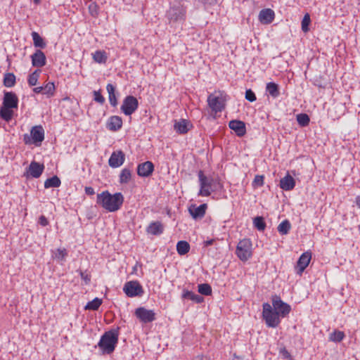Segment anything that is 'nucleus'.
I'll use <instances>...</instances> for the list:
<instances>
[{"label": "nucleus", "instance_id": "1", "mask_svg": "<svg viewBox=\"0 0 360 360\" xmlns=\"http://www.w3.org/2000/svg\"><path fill=\"white\" fill-rule=\"evenodd\" d=\"M123 202L124 196L121 193L111 194L108 191H105L97 195V204L110 212L120 210Z\"/></svg>", "mask_w": 360, "mask_h": 360}, {"label": "nucleus", "instance_id": "2", "mask_svg": "<svg viewBox=\"0 0 360 360\" xmlns=\"http://www.w3.org/2000/svg\"><path fill=\"white\" fill-rule=\"evenodd\" d=\"M18 108V98L12 91H4L2 105L0 107V117L6 122H10L14 114L13 110Z\"/></svg>", "mask_w": 360, "mask_h": 360}, {"label": "nucleus", "instance_id": "3", "mask_svg": "<svg viewBox=\"0 0 360 360\" xmlns=\"http://www.w3.org/2000/svg\"><path fill=\"white\" fill-rule=\"evenodd\" d=\"M118 341V332L116 330H110L105 332L101 338L98 346L103 354H110L115 350Z\"/></svg>", "mask_w": 360, "mask_h": 360}, {"label": "nucleus", "instance_id": "4", "mask_svg": "<svg viewBox=\"0 0 360 360\" xmlns=\"http://www.w3.org/2000/svg\"><path fill=\"white\" fill-rule=\"evenodd\" d=\"M226 95L223 92L211 94L207 98V103L214 114L221 112L226 106Z\"/></svg>", "mask_w": 360, "mask_h": 360}, {"label": "nucleus", "instance_id": "5", "mask_svg": "<svg viewBox=\"0 0 360 360\" xmlns=\"http://www.w3.org/2000/svg\"><path fill=\"white\" fill-rule=\"evenodd\" d=\"M44 139V129L42 126L37 125L32 127L30 134H25L23 136V141L25 144L33 143L39 146Z\"/></svg>", "mask_w": 360, "mask_h": 360}, {"label": "nucleus", "instance_id": "6", "mask_svg": "<svg viewBox=\"0 0 360 360\" xmlns=\"http://www.w3.org/2000/svg\"><path fill=\"white\" fill-rule=\"evenodd\" d=\"M252 242L248 238H243L237 245L236 254L243 262L248 260L252 256Z\"/></svg>", "mask_w": 360, "mask_h": 360}, {"label": "nucleus", "instance_id": "7", "mask_svg": "<svg viewBox=\"0 0 360 360\" xmlns=\"http://www.w3.org/2000/svg\"><path fill=\"white\" fill-rule=\"evenodd\" d=\"M198 176L200 187L198 195L204 197L210 196L211 193L214 191V189H212L214 179L211 177L206 176L202 171L198 172Z\"/></svg>", "mask_w": 360, "mask_h": 360}, {"label": "nucleus", "instance_id": "8", "mask_svg": "<svg viewBox=\"0 0 360 360\" xmlns=\"http://www.w3.org/2000/svg\"><path fill=\"white\" fill-rule=\"evenodd\" d=\"M139 107L137 98L133 96H127L122 102L120 110L125 115H132Z\"/></svg>", "mask_w": 360, "mask_h": 360}, {"label": "nucleus", "instance_id": "9", "mask_svg": "<svg viewBox=\"0 0 360 360\" xmlns=\"http://www.w3.org/2000/svg\"><path fill=\"white\" fill-rule=\"evenodd\" d=\"M272 305L274 315H288L291 310L290 306L284 302L281 297L277 295L272 297Z\"/></svg>", "mask_w": 360, "mask_h": 360}, {"label": "nucleus", "instance_id": "10", "mask_svg": "<svg viewBox=\"0 0 360 360\" xmlns=\"http://www.w3.org/2000/svg\"><path fill=\"white\" fill-rule=\"evenodd\" d=\"M123 290L127 296L131 297L141 296L143 293V288L138 281H129L126 283Z\"/></svg>", "mask_w": 360, "mask_h": 360}, {"label": "nucleus", "instance_id": "11", "mask_svg": "<svg viewBox=\"0 0 360 360\" xmlns=\"http://www.w3.org/2000/svg\"><path fill=\"white\" fill-rule=\"evenodd\" d=\"M125 160V155L122 150L114 151L108 160L110 167L117 168L122 165Z\"/></svg>", "mask_w": 360, "mask_h": 360}, {"label": "nucleus", "instance_id": "12", "mask_svg": "<svg viewBox=\"0 0 360 360\" xmlns=\"http://www.w3.org/2000/svg\"><path fill=\"white\" fill-rule=\"evenodd\" d=\"M186 11L181 4L177 3L172 6L169 11V17L174 20L182 19L185 15Z\"/></svg>", "mask_w": 360, "mask_h": 360}, {"label": "nucleus", "instance_id": "13", "mask_svg": "<svg viewBox=\"0 0 360 360\" xmlns=\"http://www.w3.org/2000/svg\"><path fill=\"white\" fill-rule=\"evenodd\" d=\"M32 65L34 67L42 68L46 63V58L43 51L39 49L31 56Z\"/></svg>", "mask_w": 360, "mask_h": 360}, {"label": "nucleus", "instance_id": "14", "mask_svg": "<svg viewBox=\"0 0 360 360\" xmlns=\"http://www.w3.org/2000/svg\"><path fill=\"white\" fill-rule=\"evenodd\" d=\"M154 165L150 161L139 164L137 167V174L142 177H148L153 173Z\"/></svg>", "mask_w": 360, "mask_h": 360}, {"label": "nucleus", "instance_id": "15", "mask_svg": "<svg viewBox=\"0 0 360 360\" xmlns=\"http://www.w3.org/2000/svg\"><path fill=\"white\" fill-rule=\"evenodd\" d=\"M229 127L234 131L238 136H243L246 133L245 124L243 121L233 120L229 122Z\"/></svg>", "mask_w": 360, "mask_h": 360}, {"label": "nucleus", "instance_id": "16", "mask_svg": "<svg viewBox=\"0 0 360 360\" xmlns=\"http://www.w3.org/2000/svg\"><path fill=\"white\" fill-rule=\"evenodd\" d=\"M44 169V166L35 161H32L28 169L27 172L33 178H39Z\"/></svg>", "mask_w": 360, "mask_h": 360}, {"label": "nucleus", "instance_id": "17", "mask_svg": "<svg viewBox=\"0 0 360 360\" xmlns=\"http://www.w3.org/2000/svg\"><path fill=\"white\" fill-rule=\"evenodd\" d=\"M122 127V120L120 116H111L106 124V127L112 131H117Z\"/></svg>", "mask_w": 360, "mask_h": 360}, {"label": "nucleus", "instance_id": "18", "mask_svg": "<svg viewBox=\"0 0 360 360\" xmlns=\"http://www.w3.org/2000/svg\"><path fill=\"white\" fill-rule=\"evenodd\" d=\"M274 12L270 8H265L260 11L259 13V20L262 24H269L274 19Z\"/></svg>", "mask_w": 360, "mask_h": 360}, {"label": "nucleus", "instance_id": "19", "mask_svg": "<svg viewBox=\"0 0 360 360\" xmlns=\"http://www.w3.org/2000/svg\"><path fill=\"white\" fill-rule=\"evenodd\" d=\"M164 231V226L160 221H152L146 228V232L153 236L161 235Z\"/></svg>", "mask_w": 360, "mask_h": 360}, {"label": "nucleus", "instance_id": "20", "mask_svg": "<svg viewBox=\"0 0 360 360\" xmlns=\"http://www.w3.org/2000/svg\"><path fill=\"white\" fill-rule=\"evenodd\" d=\"M311 259V253L310 252H306L301 255L297 261V267L299 269L300 274H302L307 267Z\"/></svg>", "mask_w": 360, "mask_h": 360}, {"label": "nucleus", "instance_id": "21", "mask_svg": "<svg viewBox=\"0 0 360 360\" xmlns=\"http://www.w3.org/2000/svg\"><path fill=\"white\" fill-rule=\"evenodd\" d=\"M207 204H202L198 207H191L189 208V213L192 216V217L195 219L202 218L206 212Z\"/></svg>", "mask_w": 360, "mask_h": 360}, {"label": "nucleus", "instance_id": "22", "mask_svg": "<svg viewBox=\"0 0 360 360\" xmlns=\"http://www.w3.org/2000/svg\"><path fill=\"white\" fill-rule=\"evenodd\" d=\"M295 186V181L292 176L287 174L280 181V187L284 191H291Z\"/></svg>", "mask_w": 360, "mask_h": 360}, {"label": "nucleus", "instance_id": "23", "mask_svg": "<svg viewBox=\"0 0 360 360\" xmlns=\"http://www.w3.org/2000/svg\"><path fill=\"white\" fill-rule=\"evenodd\" d=\"M106 90L108 94V99L110 104L113 106L116 107L117 105V94L118 93L116 92V87L112 84H108L106 86Z\"/></svg>", "mask_w": 360, "mask_h": 360}, {"label": "nucleus", "instance_id": "24", "mask_svg": "<svg viewBox=\"0 0 360 360\" xmlns=\"http://www.w3.org/2000/svg\"><path fill=\"white\" fill-rule=\"evenodd\" d=\"M182 297L185 300H192L195 303H200L203 301V297L201 295L186 290L183 292Z\"/></svg>", "mask_w": 360, "mask_h": 360}, {"label": "nucleus", "instance_id": "25", "mask_svg": "<svg viewBox=\"0 0 360 360\" xmlns=\"http://www.w3.org/2000/svg\"><path fill=\"white\" fill-rule=\"evenodd\" d=\"M266 91L273 98H277L280 95L278 85L274 82H269L266 86Z\"/></svg>", "mask_w": 360, "mask_h": 360}, {"label": "nucleus", "instance_id": "26", "mask_svg": "<svg viewBox=\"0 0 360 360\" xmlns=\"http://www.w3.org/2000/svg\"><path fill=\"white\" fill-rule=\"evenodd\" d=\"M32 37L33 40V44L35 47L44 49L46 47V44L44 40V39L39 34V33L36 32H32Z\"/></svg>", "mask_w": 360, "mask_h": 360}, {"label": "nucleus", "instance_id": "27", "mask_svg": "<svg viewBox=\"0 0 360 360\" xmlns=\"http://www.w3.org/2000/svg\"><path fill=\"white\" fill-rule=\"evenodd\" d=\"M131 172L128 168H124L122 169L120 176H119V181L120 184H127L131 180Z\"/></svg>", "mask_w": 360, "mask_h": 360}, {"label": "nucleus", "instance_id": "28", "mask_svg": "<svg viewBox=\"0 0 360 360\" xmlns=\"http://www.w3.org/2000/svg\"><path fill=\"white\" fill-rule=\"evenodd\" d=\"M190 250V245L185 240H180L176 244V251L179 255H184L188 252Z\"/></svg>", "mask_w": 360, "mask_h": 360}, {"label": "nucleus", "instance_id": "29", "mask_svg": "<svg viewBox=\"0 0 360 360\" xmlns=\"http://www.w3.org/2000/svg\"><path fill=\"white\" fill-rule=\"evenodd\" d=\"M92 56L94 60L100 64L105 63L108 59V56L103 51H96L92 53Z\"/></svg>", "mask_w": 360, "mask_h": 360}, {"label": "nucleus", "instance_id": "30", "mask_svg": "<svg viewBox=\"0 0 360 360\" xmlns=\"http://www.w3.org/2000/svg\"><path fill=\"white\" fill-rule=\"evenodd\" d=\"M61 181L57 176H53L51 178L47 179L44 182V187L49 188H57L60 186Z\"/></svg>", "mask_w": 360, "mask_h": 360}, {"label": "nucleus", "instance_id": "31", "mask_svg": "<svg viewBox=\"0 0 360 360\" xmlns=\"http://www.w3.org/2000/svg\"><path fill=\"white\" fill-rule=\"evenodd\" d=\"M4 85L11 88L15 84V76L13 73H6L4 76Z\"/></svg>", "mask_w": 360, "mask_h": 360}, {"label": "nucleus", "instance_id": "32", "mask_svg": "<svg viewBox=\"0 0 360 360\" xmlns=\"http://www.w3.org/2000/svg\"><path fill=\"white\" fill-rule=\"evenodd\" d=\"M56 86L53 82H48L46 85L43 86V94L46 95L47 98H51L55 94Z\"/></svg>", "mask_w": 360, "mask_h": 360}, {"label": "nucleus", "instance_id": "33", "mask_svg": "<svg viewBox=\"0 0 360 360\" xmlns=\"http://www.w3.org/2000/svg\"><path fill=\"white\" fill-rule=\"evenodd\" d=\"M174 128L179 134H186L188 130L187 122L185 120L176 122Z\"/></svg>", "mask_w": 360, "mask_h": 360}, {"label": "nucleus", "instance_id": "34", "mask_svg": "<svg viewBox=\"0 0 360 360\" xmlns=\"http://www.w3.org/2000/svg\"><path fill=\"white\" fill-rule=\"evenodd\" d=\"M280 316H262L263 321L269 327L275 328L280 323Z\"/></svg>", "mask_w": 360, "mask_h": 360}, {"label": "nucleus", "instance_id": "35", "mask_svg": "<svg viewBox=\"0 0 360 360\" xmlns=\"http://www.w3.org/2000/svg\"><path fill=\"white\" fill-rule=\"evenodd\" d=\"M291 224L290 221L287 219L283 221L278 226V231L281 235H286L288 233L289 231L290 230Z\"/></svg>", "mask_w": 360, "mask_h": 360}, {"label": "nucleus", "instance_id": "36", "mask_svg": "<svg viewBox=\"0 0 360 360\" xmlns=\"http://www.w3.org/2000/svg\"><path fill=\"white\" fill-rule=\"evenodd\" d=\"M345 337V333L342 331L335 330L330 334L329 340L334 342H340Z\"/></svg>", "mask_w": 360, "mask_h": 360}, {"label": "nucleus", "instance_id": "37", "mask_svg": "<svg viewBox=\"0 0 360 360\" xmlns=\"http://www.w3.org/2000/svg\"><path fill=\"white\" fill-rule=\"evenodd\" d=\"M40 73V70H36L28 76L27 82L30 86H35L37 84Z\"/></svg>", "mask_w": 360, "mask_h": 360}, {"label": "nucleus", "instance_id": "38", "mask_svg": "<svg viewBox=\"0 0 360 360\" xmlns=\"http://www.w3.org/2000/svg\"><path fill=\"white\" fill-rule=\"evenodd\" d=\"M68 255L67 250L65 248H58L53 253V257L58 261L62 262L65 259Z\"/></svg>", "mask_w": 360, "mask_h": 360}, {"label": "nucleus", "instance_id": "39", "mask_svg": "<svg viewBox=\"0 0 360 360\" xmlns=\"http://www.w3.org/2000/svg\"><path fill=\"white\" fill-rule=\"evenodd\" d=\"M297 121L301 127H306L310 122L309 117L305 113H300L297 115Z\"/></svg>", "mask_w": 360, "mask_h": 360}, {"label": "nucleus", "instance_id": "40", "mask_svg": "<svg viewBox=\"0 0 360 360\" xmlns=\"http://www.w3.org/2000/svg\"><path fill=\"white\" fill-rule=\"evenodd\" d=\"M254 226L259 231H264L266 228V223L264 220V218L262 217H257L253 220Z\"/></svg>", "mask_w": 360, "mask_h": 360}, {"label": "nucleus", "instance_id": "41", "mask_svg": "<svg viewBox=\"0 0 360 360\" xmlns=\"http://www.w3.org/2000/svg\"><path fill=\"white\" fill-rule=\"evenodd\" d=\"M102 301L101 299L95 298L92 301L89 302L85 306V309H97L101 304Z\"/></svg>", "mask_w": 360, "mask_h": 360}, {"label": "nucleus", "instance_id": "42", "mask_svg": "<svg viewBox=\"0 0 360 360\" xmlns=\"http://www.w3.org/2000/svg\"><path fill=\"white\" fill-rule=\"evenodd\" d=\"M198 292L203 295H209L212 292L211 286L207 283L198 285Z\"/></svg>", "mask_w": 360, "mask_h": 360}, {"label": "nucleus", "instance_id": "43", "mask_svg": "<svg viewBox=\"0 0 360 360\" xmlns=\"http://www.w3.org/2000/svg\"><path fill=\"white\" fill-rule=\"evenodd\" d=\"M136 316H153L155 313L153 310H148L143 307L137 308L135 311Z\"/></svg>", "mask_w": 360, "mask_h": 360}, {"label": "nucleus", "instance_id": "44", "mask_svg": "<svg viewBox=\"0 0 360 360\" xmlns=\"http://www.w3.org/2000/svg\"><path fill=\"white\" fill-rule=\"evenodd\" d=\"M311 20L310 16L308 13L305 14L302 20V30L304 32H307L309 31V25L310 24Z\"/></svg>", "mask_w": 360, "mask_h": 360}, {"label": "nucleus", "instance_id": "45", "mask_svg": "<svg viewBox=\"0 0 360 360\" xmlns=\"http://www.w3.org/2000/svg\"><path fill=\"white\" fill-rule=\"evenodd\" d=\"M274 307L269 303L263 304V312L262 315H274L273 313Z\"/></svg>", "mask_w": 360, "mask_h": 360}, {"label": "nucleus", "instance_id": "46", "mask_svg": "<svg viewBox=\"0 0 360 360\" xmlns=\"http://www.w3.org/2000/svg\"><path fill=\"white\" fill-rule=\"evenodd\" d=\"M94 99L97 103H99L100 104H103L105 102V98L102 96L101 92L99 91H94Z\"/></svg>", "mask_w": 360, "mask_h": 360}, {"label": "nucleus", "instance_id": "47", "mask_svg": "<svg viewBox=\"0 0 360 360\" xmlns=\"http://www.w3.org/2000/svg\"><path fill=\"white\" fill-rule=\"evenodd\" d=\"M279 354L283 359H286L288 360H292L291 354L288 352L285 347H281L279 349Z\"/></svg>", "mask_w": 360, "mask_h": 360}, {"label": "nucleus", "instance_id": "48", "mask_svg": "<svg viewBox=\"0 0 360 360\" xmlns=\"http://www.w3.org/2000/svg\"><path fill=\"white\" fill-rule=\"evenodd\" d=\"M245 99L250 102H253L256 101L257 98L255 94L251 89H248L245 91Z\"/></svg>", "mask_w": 360, "mask_h": 360}, {"label": "nucleus", "instance_id": "49", "mask_svg": "<svg viewBox=\"0 0 360 360\" xmlns=\"http://www.w3.org/2000/svg\"><path fill=\"white\" fill-rule=\"evenodd\" d=\"M253 184L259 186H262L264 184V176L261 175L255 176Z\"/></svg>", "mask_w": 360, "mask_h": 360}, {"label": "nucleus", "instance_id": "50", "mask_svg": "<svg viewBox=\"0 0 360 360\" xmlns=\"http://www.w3.org/2000/svg\"><path fill=\"white\" fill-rule=\"evenodd\" d=\"M139 321L143 323L152 322L155 320V316H137Z\"/></svg>", "mask_w": 360, "mask_h": 360}, {"label": "nucleus", "instance_id": "51", "mask_svg": "<svg viewBox=\"0 0 360 360\" xmlns=\"http://www.w3.org/2000/svg\"><path fill=\"white\" fill-rule=\"evenodd\" d=\"M89 10L91 15L96 16L98 14L97 5L95 3H92L89 6Z\"/></svg>", "mask_w": 360, "mask_h": 360}, {"label": "nucleus", "instance_id": "52", "mask_svg": "<svg viewBox=\"0 0 360 360\" xmlns=\"http://www.w3.org/2000/svg\"><path fill=\"white\" fill-rule=\"evenodd\" d=\"M81 278L85 281L86 283H88L91 281V277L89 274H87L86 272H84L82 271H80L79 272Z\"/></svg>", "mask_w": 360, "mask_h": 360}, {"label": "nucleus", "instance_id": "53", "mask_svg": "<svg viewBox=\"0 0 360 360\" xmlns=\"http://www.w3.org/2000/svg\"><path fill=\"white\" fill-rule=\"evenodd\" d=\"M39 223L40 224V225H41L42 226H46L49 224V221L47 220V219L46 218L45 216L44 215H41L39 219Z\"/></svg>", "mask_w": 360, "mask_h": 360}, {"label": "nucleus", "instance_id": "54", "mask_svg": "<svg viewBox=\"0 0 360 360\" xmlns=\"http://www.w3.org/2000/svg\"><path fill=\"white\" fill-rule=\"evenodd\" d=\"M85 193L87 195H91L95 193L94 189L92 187L88 186L85 188Z\"/></svg>", "mask_w": 360, "mask_h": 360}, {"label": "nucleus", "instance_id": "55", "mask_svg": "<svg viewBox=\"0 0 360 360\" xmlns=\"http://www.w3.org/2000/svg\"><path fill=\"white\" fill-rule=\"evenodd\" d=\"M33 91L35 94H40V93L43 94V86H42L34 87L33 89Z\"/></svg>", "mask_w": 360, "mask_h": 360}, {"label": "nucleus", "instance_id": "56", "mask_svg": "<svg viewBox=\"0 0 360 360\" xmlns=\"http://www.w3.org/2000/svg\"><path fill=\"white\" fill-rule=\"evenodd\" d=\"M203 2L209 4H215L218 3L219 0H202Z\"/></svg>", "mask_w": 360, "mask_h": 360}, {"label": "nucleus", "instance_id": "57", "mask_svg": "<svg viewBox=\"0 0 360 360\" xmlns=\"http://www.w3.org/2000/svg\"><path fill=\"white\" fill-rule=\"evenodd\" d=\"M355 203L357 207L360 210V195H357L355 198Z\"/></svg>", "mask_w": 360, "mask_h": 360}, {"label": "nucleus", "instance_id": "58", "mask_svg": "<svg viewBox=\"0 0 360 360\" xmlns=\"http://www.w3.org/2000/svg\"><path fill=\"white\" fill-rule=\"evenodd\" d=\"M213 242H214V240H212V239H211V240H206V241L205 242V246H210V245H212V244H213Z\"/></svg>", "mask_w": 360, "mask_h": 360}, {"label": "nucleus", "instance_id": "59", "mask_svg": "<svg viewBox=\"0 0 360 360\" xmlns=\"http://www.w3.org/2000/svg\"><path fill=\"white\" fill-rule=\"evenodd\" d=\"M36 5H39L41 3V0H33Z\"/></svg>", "mask_w": 360, "mask_h": 360}]
</instances>
